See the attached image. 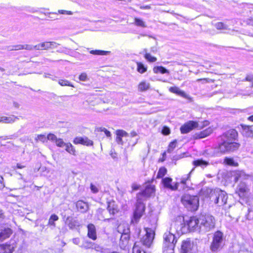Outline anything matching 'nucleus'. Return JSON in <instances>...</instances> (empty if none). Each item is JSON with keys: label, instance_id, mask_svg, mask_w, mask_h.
<instances>
[{"label": "nucleus", "instance_id": "28", "mask_svg": "<svg viewBox=\"0 0 253 253\" xmlns=\"http://www.w3.org/2000/svg\"><path fill=\"white\" fill-rule=\"evenodd\" d=\"M249 176V175L246 174L244 171H238L236 172L235 180L236 181H237L238 180L246 179L248 178Z\"/></svg>", "mask_w": 253, "mask_h": 253}, {"label": "nucleus", "instance_id": "64", "mask_svg": "<svg viewBox=\"0 0 253 253\" xmlns=\"http://www.w3.org/2000/svg\"><path fill=\"white\" fill-rule=\"evenodd\" d=\"M5 217V215L4 214V212L2 210L0 209V220H2L4 219Z\"/></svg>", "mask_w": 253, "mask_h": 253}, {"label": "nucleus", "instance_id": "1", "mask_svg": "<svg viewBox=\"0 0 253 253\" xmlns=\"http://www.w3.org/2000/svg\"><path fill=\"white\" fill-rule=\"evenodd\" d=\"M238 132L234 129H231L221 135V142L214 150V154L219 156L221 154L233 152L238 149L240 144L237 140Z\"/></svg>", "mask_w": 253, "mask_h": 253}, {"label": "nucleus", "instance_id": "11", "mask_svg": "<svg viewBox=\"0 0 253 253\" xmlns=\"http://www.w3.org/2000/svg\"><path fill=\"white\" fill-rule=\"evenodd\" d=\"M198 126L197 122L190 121L181 126L180 131L182 134L187 133Z\"/></svg>", "mask_w": 253, "mask_h": 253}, {"label": "nucleus", "instance_id": "31", "mask_svg": "<svg viewBox=\"0 0 253 253\" xmlns=\"http://www.w3.org/2000/svg\"><path fill=\"white\" fill-rule=\"evenodd\" d=\"M153 72L155 73L160 72L162 74L169 73V70L163 66H156L153 68Z\"/></svg>", "mask_w": 253, "mask_h": 253}, {"label": "nucleus", "instance_id": "33", "mask_svg": "<svg viewBox=\"0 0 253 253\" xmlns=\"http://www.w3.org/2000/svg\"><path fill=\"white\" fill-rule=\"evenodd\" d=\"M110 52L101 50H91L89 51L90 54L97 55H105L108 54Z\"/></svg>", "mask_w": 253, "mask_h": 253}, {"label": "nucleus", "instance_id": "8", "mask_svg": "<svg viewBox=\"0 0 253 253\" xmlns=\"http://www.w3.org/2000/svg\"><path fill=\"white\" fill-rule=\"evenodd\" d=\"M145 234L140 239L142 244L146 247L149 248L153 243L155 232L153 229L150 228H145Z\"/></svg>", "mask_w": 253, "mask_h": 253}, {"label": "nucleus", "instance_id": "35", "mask_svg": "<svg viewBox=\"0 0 253 253\" xmlns=\"http://www.w3.org/2000/svg\"><path fill=\"white\" fill-rule=\"evenodd\" d=\"M65 150L71 154L76 155L75 149L70 143L67 144V145L65 146Z\"/></svg>", "mask_w": 253, "mask_h": 253}, {"label": "nucleus", "instance_id": "54", "mask_svg": "<svg viewBox=\"0 0 253 253\" xmlns=\"http://www.w3.org/2000/svg\"><path fill=\"white\" fill-rule=\"evenodd\" d=\"M37 139L42 142H44L47 140V137L43 134H39L37 136Z\"/></svg>", "mask_w": 253, "mask_h": 253}, {"label": "nucleus", "instance_id": "52", "mask_svg": "<svg viewBox=\"0 0 253 253\" xmlns=\"http://www.w3.org/2000/svg\"><path fill=\"white\" fill-rule=\"evenodd\" d=\"M197 82H202L203 83H210V82H213V81L212 79L209 78H203V79H198L197 80Z\"/></svg>", "mask_w": 253, "mask_h": 253}, {"label": "nucleus", "instance_id": "19", "mask_svg": "<svg viewBox=\"0 0 253 253\" xmlns=\"http://www.w3.org/2000/svg\"><path fill=\"white\" fill-rule=\"evenodd\" d=\"M101 211L102 214L104 215H105L107 212H109L110 215H113L118 212V210L113 203H108L107 209L102 210H101Z\"/></svg>", "mask_w": 253, "mask_h": 253}, {"label": "nucleus", "instance_id": "27", "mask_svg": "<svg viewBox=\"0 0 253 253\" xmlns=\"http://www.w3.org/2000/svg\"><path fill=\"white\" fill-rule=\"evenodd\" d=\"M35 49L38 50H48L49 49V42H43L40 43H39L36 45H35Z\"/></svg>", "mask_w": 253, "mask_h": 253}, {"label": "nucleus", "instance_id": "59", "mask_svg": "<svg viewBox=\"0 0 253 253\" xmlns=\"http://www.w3.org/2000/svg\"><path fill=\"white\" fill-rule=\"evenodd\" d=\"M17 137H18V135L17 134H14L13 135H11L9 136L8 137V136L5 137L3 138V139L4 140H6V139H14V138H16Z\"/></svg>", "mask_w": 253, "mask_h": 253}, {"label": "nucleus", "instance_id": "29", "mask_svg": "<svg viewBox=\"0 0 253 253\" xmlns=\"http://www.w3.org/2000/svg\"><path fill=\"white\" fill-rule=\"evenodd\" d=\"M150 86V84L149 83H147L145 81L141 82L139 83L138 86V89L140 91H144L148 90Z\"/></svg>", "mask_w": 253, "mask_h": 253}, {"label": "nucleus", "instance_id": "17", "mask_svg": "<svg viewBox=\"0 0 253 253\" xmlns=\"http://www.w3.org/2000/svg\"><path fill=\"white\" fill-rule=\"evenodd\" d=\"M213 130L211 127H209L203 131L195 133L193 137L194 139H201L209 136L212 132Z\"/></svg>", "mask_w": 253, "mask_h": 253}, {"label": "nucleus", "instance_id": "62", "mask_svg": "<svg viewBox=\"0 0 253 253\" xmlns=\"http://www.w3.org/2000/svg\"><path fill=\"white\" fill-rule=\"evenodd\" d=\"M14 47H15V50L23 49V45L21 44L15 45H14Z\"/></svg>", "mask_w": 253, "mask_h": 253}, {"label": "nucleus", "instance_id": "9", "mask_svg": "<svg viewBox=\"0 0 253 253\" xmlns=\"http://www.w3.org/2000/svg\"><path fill=\"white\" fill-rule=\"evenodd\" d=\"M250 189L247 185L244 182H241L238 185L236 193L242 198H245L248 196Z\"/></svg>", "mask_w": 253, "mask_h": 253}, {"label": "nucleus", "instance_id": "47", "mask_svg": "<svg viewBox=\"0 0 253 253\" xmlns=\"http://www.w3.org/2000/svg\"><path fill=\"white\" fill-rule=\"evenodd\" d=\"M82 247L85 249L92 248L93 247V244L90 242L85 241L83 243Z\"/></svg>", "mask_w": 253, "mask_h": 253}, {"label": "nucleus", "instance_id": "55", "mask_svg": "<svg viewBox=\"0 0 253 253\" xmlns=\"http://www.w3.org/2000/svg\"><path fill=\"white\" fill-rule=\"evenodd\" d=\"M90 189L91 192L93 193H97L99 191L98 188L92 183L90 184Z\"/></svg>", "mask_w": 253, "mask_h": 253}, {"label": "nucleus", "instance_id": "43", "mask_svg": "<svg viewBox=\"0 0 253 253\" xmlns=\"http://www.w3.org/2000/svg\"><path fill=\"white\" fill-rule=\"evenodd\" d=\"M224 162L227 165L230 166H235V163L232 158H225Z\"/></svg>", "mask_w": 253, "mask_h": 253}, {"label": "nucleus", "instance_id": "49", "mask_svg": "<svg viewBox=\"0 0 253 253\" xmlns=\"http://www.w3.org/2000/svg\"><path fill=\"white\" fill-rule=\"evenodd\" d=\"M49 49L57 48L60 44L54 42H48Z\"/></svg>", "mask_w": 253, "mask_h": 253}, {"label": "nucleus", "instance_id": "39", "mask_svg": "<svg viewBox=\"0 0 253 253\" xmlns=\"http://www.w3.org/2000/svg\"><path fill=\"white\" fill-rule=\"evenodd\" d=\"M176 144H177L176 140H174L172 142H170L169 145L168 152L171 153L173 150V149L176 147Z\"/></svg>", "mask_w": 253, "mask_h": 253}, {"label": "nucleus", "instance_id": "63", "mask_svg": "<svg viewBox=\"0 0 253 253\" xmlns=\"http://www.w3.org/2000/svg\"><path fill=\"white\" fill-rule=\"evenodd\" d=\"M131 188L133 191H135L139 189V186L135 183H133L132 184Z\"/></svg>", "mask_w": 253, "mask_h": 253}, {"label": "nucleus", "instance_id": "36", "mask_svg": "<svg viewBox=\"0 0 253 253\" xmlns=\"http://www.w3.org/2000/svg\"><path fill=\"white\" fill-rule=\"evenodd\" d=\"M58 84L61 86H69L74 87V86L69 81L67 80H59Z\"/></svg>", "mask_w": 253, "mask_h": 253}, {"label": "nucleus", "instance_id": "16", "mask_svg": "<svg viewBox=\"0 0 253 253\" xmlns=\"http://www.w3.org/2000/svg\"><path fill=\"white\" fill-rule=\"evenodd\" d=\"M12 233V230L8 227H4L0 230V242L9 238Z\"/></svg>", "mask_w": 253, "mask_h": 253}, {"label": "nucleus", "instance_id": "41", "mask_svg": "<svg viewBox=\"0 0 253 253\" xmlns=\"http://www.w3.org/2000/svg\"><path fill=\"white\" fill-rule=\"evenodd\" d=\"M56 145L59 147H64L67 145V143L64 142L62 139L57 138L55 142Z\"/></svg>", "mask_w": 253, "mask_h": 253}, {"label": "nucleus", "instance_id": "57", "mask_svg": "<svg viewBox=\"0 0 253 253\" xmlns=\"http://www.w3.org/2000/svg\"><path fill=\"white\" fill-rule=\"evenodd\" d=\"M129 235L125 233V234H123L122 235L121 237V240H122V241L125 240L126 242H127V241L129 239Z\"/></svg>", "mask_w": 253, "mask_h": 253}, {"label": "nucleus", "instance_id": "40", "mask_svg": "<svg viewBox=\"0 0 253 253\" xmlns=\"http://www.w3.org/2000/svg\"><path fill=\"white\" fill-rule=\"evenodd\" d=\"M215 28L218 30H227V26L222 22H217L215 24Z\"/></svg>", "mask_w": 253, "mask_h": 253}, {"label": "nucleus", "instance_id": "38", "mask_svg": "<svg viewBox=\"0 0 253 253\" xmlns=\"http://www.w3.org/2000/svg\"><path fill=\"white\" fill-rule=\"evenodd\" d=\"M134 23L135 24L139 27H146V25L145 23V22L141 19L138 18H134Z\"/></svg>", "mask_w": 253, "mask_h": 253}, {"label": "nucleus", "instance_id": "14", "mask_svg": "<svg viewBox=\"0 0 253 253\" xmlns=\"http://www.w3.org/2000/svg\"><path fill=\"white\" fill-rule=\"evenodd\" d=\"M73 142L75 144H81L87 146H92L93 144V141L86 137H77L74 138Z\"/></svg>", "mask_w": 253, "mask_h": 253}, {"label": "nucleus", "instance_id": "5", "mask_svg": "<svg viewBox=\"0 0 253 253\" xmlns=\"http://www.w3.org/2000/svg\"><path fill=\"white\" fill-rule=\"evenodd\" d=\"M209 190L210 191V197L211 201H213L215 204L218 205L219 206H221L226 204L227 195L224 191L219 189H216L214 191H212L211 189Z\"/></svg>", "mask_w": 253, "mask_h": 253}, {"label": "nucleus", "instance_id": "23", "mask_svg": "<svg viewBox=\"0 0 253 253\" xmlns=\"http://www.w3.org/2000/svg\"><path fill=\"white\" fill-rule=\"evenodd\" d=\"M18 117L12 115L11 117L2 116L0 117V123L5 124H12L15 122L16 120H18Z\"/></svg>", "mask_w": 253, "mask_h": 253}, {"label": "nucleus", "instance_id": "13", "mask_svg": "<svg viewBox=\"0 0 253 253\" xmlns=\"http://www.w3.org/2000/svg\"><path fill=\"white\" fill-rule=\"evenodd\" d=\"M155 188L153 185H148L146 186L145 189L141 192L139 193L137 195V197L142 199V197H149L152 195L155 192Z\"/></svg>", "mask_w": 253, "mask_h": 253}, {"label": "nucleus", "instance_id": "44", "mask_svg": "<svg viewBox=\"0 0 253 253\" xmlns=\"http://www.w3.org/2000/svg\"><path fill=\"white\" fill-rule=\"evenodd\" d=\"M193 169H192L189 173L188 174H187V175H185L183 177H182V178L181 179V183L183 184H186V181L189 179L190 178V173L192 171Z\"/></svg>", "mask_w": 253, "mask_h": 253}, {"label": "nucleus", "instance_id": "26", "mask_svg": "<svg viewBox=\"0 0 253 253\" xmlns=\"http://www.w3.org/2000/svg\"><path fill=\"white\" fill-rule=\"evenodd\" d=\"M193 164L196 167H201L202 168H205L209 165V163L208 161L203 160V159H198L193 162Z\"/></svg>", "mask_w": 253, "mask_h": 253}, {"label": "nucleus", "instance_id": "20", "mask_svg": "<svg viewBox=\"0 0 253 253\" xmlns=\"http://www.w3.org/2000/svg\"><path fill=\"white\" fill-rule=\"evenodd\" d=\"M87 236L88 237L92 239L93 240H95L97 238L96 236V231L95 226L93 224H89L87 225Z\"/></svg>", "mask_w": 253, "mask_h": 253}, {"label": "nucleus", "instance_id": "3", "mask_svg": "<svg viewBox=\"0 0 253 253\" xmlns=\"http://www.w3.org/2000/svg\"><path fill=\"white\" fill-rule=\"evenodd\" d=\"M181 201L184 206L189 211H197L199 206V198L197 196L189 194L183 195Z\"/></svg>", "mask_w": 253, "mask_h": 253}, {"label": "nucleus", "instance_id": "42", "mask_svg": "<svg viewBox=\"0 0 253 253\" xmlns=\"http://www.w3.org/2000/svg\"><path fill=\"white\" fill-rule=\"evenodd\" d=\"M132 252L133 253H145V251L141 250L140 248L136 245V243H135L133 247Z\"/></svg>", "mask_w": 253, "mask_h": 253}, {"label": "nucleus", "instance_id": "25", "mask_svg": "<svg viewBox=\"0 0 253 253\" xmlns=\"http://www.w3.org/2000/svg\"><path fill=\"white\" fill-rule=\"evenodd\" d=\"M242 128V133L243 135L248 137H252V128L251 126L241 125Z\"/></svg>", "mask_w": 253, "mask_h": 253}, {"label": "nucleus", "instance_id": "30", "mask_svg": "<svg viewBox=\"0 0 253 253\" xmlns=\"http://www.w3.org/2000/svg\"><path fill=\"white\" fill-rule=\"evenodd\" d=\"M143 52H145L144 57L145 58L150 62H155L157 61V58L151 56V55L147 52V49H144Z\"/></svg>", "mask_w": 253, "mask_h": 253}, {"label": "nucleus", "instance_id": "37", "mask_svg": "<svg viewBox=\"0 0 253 253\" xmlns=\"http://www.w3.org/2000/svg\"><path fill=\"white\" fill-rule=\"evenodd\" d=\"M167 173V169L164 167L161 168L157 174V178H160L163 177Z\"/></svg>", "mask_w": 253, "mask_h": 253}, {"label": "nucleus", "instance_id": "53", "mask_svg": "<svg viewBox=\"0 0 253 253\" xmlns=\"http://www.w3.org/2000/svg\"><path fill=\"white\" fill-rule=\"evenodd\" d=\"M67 14V15H72L73 12L71 11H68L65 10H59L57 13H55V14Z\"/></svg>", "mask_w": 253, "mask_h": 253}, {"label": "nucleus", "instance_id": "10", "mask_svg": "<svg viewBox=\"0 0 253 253\" xmlns=\"http://www.w3.org/2000/svg\"><path fill=\"white\" fill-rule=\"evenodd\" d=\"M182 253H193L194 250L193 243L190 240H187L182 242L181 247Z\"/></svg>", "mask_w": 253, "mask_h": 253}, {"label": "nucleus", "instance_id": "48", "mask_svg": "<svg viewBox=\"0 0 253 253\" xmlns=\"http://www.w3.org/2000/svg\"><path fill=\"white\" fill-rule=\"evenodd\" d=\"M162 133L165 135H168L170 134V130L169 127L168 126H165L163 127Z\"/></svg>", "mask_w": 253, "mask_h": 253}, {"label": "nucleus", "instance_id": "46", "mask_svg": "<svg viewBox=\"0 0 253 253\" xmlns=\"http://www.w3.org/2000/svg\"><path fill=\"white\" fill-rule=\"evenodd\" d=\"M117 135L122 137L124 136H128V134L126 131L124 130H119L117 131Z\"/></svg>", "mask_w": 253, "mask_h": 253}, {"label": "nucleus", "instance_id": "60", "mask_svg": "<svg viewBox=\"0 0 253 253\" xmlns=\"http://www.w3.org/2000/svg\"><path fill=\"white\" fill-rule=\"evenodd\" d=\"M116 141L119 144L122 145L123 144L122 137L118 135H117Z\"/></svg>", "mask_w": 253, "mask_h": 253}, {"label": "nucleus", "instance_id": "50", "mask_svg": "<svg viewBox=\"0 0 253 253\" xmlns=\"http://www.w3.org/2000/svg\"><path fill=\"white\" fill-rule=\"evenodd\" d=\"M87 74L85 73H82L79 76V80L82 81H86L88 80Z\"/></svg>", "mask_w": 253, "mask_h": 253}, {"label": "nucleus", "instance_id": "4", "mask_svg": "<svg viewBox=\"0 0 253 253\" xmlns=\"http://www.w3.org/2000/svg\"><path fill=\"white\" fill-rule=\"evenodd\" d=\"M215 227V219L211 215H206L200 217L199 229L201 232H207Z\"/></svg>", "mask_w": 253, "mask_h": 253}, {"label": "nucleus", "instance_id": "6", "mask_svg": "<svg viewBox=\"0 0 253 253\" xmlns=\"http://www.w3.org/2000/svg\"><path fill=\"white\" fill-rule=\"evenodd\" d=\"M224 245L223 234L220 231H216L213 235L210 250L213 252H218L223 248Z\"/></svg>", "mask_w": 253, "mask_h": 253}, {"label": "nucleus", "instance_id": "58", "mask_svg": "<svg viewBox=\"0 0 253 253\" xmlns=\"http://www.w3.org/2000/svg\"><path fill=\"white\" fill-rule=\"evenodd\" d=\"M209 124V122L207 121H204V122L202 123V125H200L199 124H198V127H197V128H203L205 126H208Z\"/></svg>", "mask_w": 253, "mask_h": 253}, {"label": "nucleus", "instance_id": "34", "mask_svg": "<svg viewBox=\"0 0 253 253\" xmlns=\"http://www.w3.org/2000/svg\"><path fill=\"white\" fill-rule=\"evenodd\" d=\"M147 67H145L143 64L141 62H137V71L139 73L143 74L147 71Z\"/></svg>", "mask_w": 253, "mask_h": 253}, {"label": "nucleus", "instance_id": "24", "mask_svg": "<svg viewBox=\"0 0 253 253\" xmlns=\"http://www.w3.org/2000/svg\"><path fill=\"white\" fill-rule=\"evenodd\" d=\"M14 247L9 244L0 245V253H12Z\"/></svg>", "mask_w": 253, "mask_h": 253}, {"label": "nucleus", "instance_id": "18", "mask_svg": "<svg viewBox=\"0 0 253 253\" xmlns=\"http://www.w3.org/2000/svg\"><path fill=\"white\" fill-rule=\"evenodd\" d=\"M169 91L173 93H175L179 96L183 97L186 99H189L190 97L187 95L184 91L180 89V88L177 86H171L169 87Z\"/></svg>", "mask_w": 253, "mask_h": 253}, {"label": "nucleus", "instance_id": "32", "mask_svg": "<svg viewBox=\"0 0 253 253\" xmlns=\"http://www.w3.org/2000/svg\"><path fill=\"white\" fill-rule=\"evenodd\" d=\"M59 219L58 216L56 214H52L48 222V225L52 226L53 227H55V221L58 220Z\"/></svg>", "mask_w": 253, "mask_h": 253}, {"label": "nucleus", "instance_id": "45", "mask_svg": "<svg viewBox=\"0 0 253 253\" xmlns=\"http://www.w3.org/2000/svg\"><path fill=\"white\" fill-rule=\"evenodd\" d=\"M47 139L55 142L57 138L54 134L49 133L47 136Z\"/></svg>", "mask_w": 253, "mask_h": 253}, {"label": "nucleus", "instance_id": "7", "mask_svg": "<svg viewBox=\"0 0 253 253\" xmlns=\"http://www.w3.org/2000/svg\"><path fill=\"white\" fill-rule=\"evenodd\" d=\"M145 209V205L141 198L137 197L135 210L133 212L132 222L137 223L142 217Z\"/></svg>", "mask_w": 253, "mask_h": 253}, {"label": "nucleus", "instance_id": "61", "mask_svg": "<svg viewBox=\"0 0 253 253\" xmlns=\"http://www.w3.org/2000/svg\"><path fill=\"white\" fill-rule=\"evenodd\" d=\"M4 187L3 178L1 176H0V189L3 188Z\"/></svg>", "mask_w": 253, "mask_h": 253}, {"label": "nucleus", "instance_id": "21", "mask_svg": "<svg viewBox=\"0 0 253 253\" xmlns=\"http://www.w3.org/2000/svg\"><path fill=\"white\" fill-rule=\"evenodd\" d=\"M65 222L71 229H73L76 227L80 226L79 222L71 216L67 217Z\"/></svg>", "mask_w": 253, "mask_h": 253}, {"label": "nucleus", "instance_id": "2", "mask_svg": "<svg viewBox=\"0 0 253 253\" xmlns=\"http://www.w3.org/2000/svg\"><path fill=\"white\" fill-rule=\"evenodd\" d=\"M183 224L180 221L173 222L170 225L169 230L165 233L163 235L164 244L165 247L172 250L177 242V236L183 234L182 230Z\"/></svg>", "mask_w": 253, "mask_h": 253}, {"label": "nucleus", "instance_id": "15", "mask_svg": "<svg viewBox=\"0 0 253 253\" xmlns=\"http://www.w3.org/2000/svg\"><path fill=\"white\" fill-rule=\"evenodd\" d=\"M172 179L170 177H166L162 179V182L165 187L169 188L171 190H176L178 189V183H175L174 185L171 184Z\"/></svg>", "mask_w": 253, "mask_h": 253}, {"label": "nucleus", "instance_id": "22", "mask_svg": "<svg viewBox=\"0 0 253 253\" xmlns=\"http://www.w3.org/2000/svg\"><path fill=\"white\" fill-rule=\"evenodd\" d=\"M76 207L78 211L84 213L88 210V205L87 203L83 201H78L76 203Z\"/></svg>", "mask_w": 253, "mask_h": 253}, {"label": "nucleus", "instance_id": "51", "mask_svg": "<svg viewBox=\"0 0 253 253\" xmlns=\"http://www.w3.org/2000/svg\"><path fill=\"white\" fill-rule=\"evenodd\" d=\"M23 49H26L27 50H32L33 49H35V45L33 46L31 44H26L23 45Z\"/></svg>", "mask_w": 253, "mask_h": 253}, {"label": "nucleus", "instance_id": "12", "mask_svg": "<svg viewBox=\"0 0 253 253\" xmlns=\"http://www.w3.org/2000/svg\"><path fill=\"white\" fill-rule=\"evenodd\" d=\"M187 226L190 230H195L199 229L200 224V217L197 216H192L187 222Z\"/></svg>", "mask_w": 253, "mask_h": 253}, {"label": "nucleus", "instance_id": "56", "mask_svg": "<svg viewBox=\"0 0 253 253\" xmlns=\"http://www.w3.org/2000/svg\"><path fill=\"white\" fill-rule=\"evenodd\" d=\"M243 81H247V82H253V75L249 74L246 76V77L245 79L243 80Z\"/></svg>", "mask_w": 253, "mask_h": 253}]
</instances>
